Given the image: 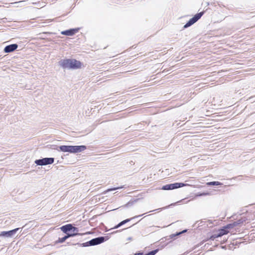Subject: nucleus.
Masks as SVG:
<instances>
[{
	"instance_id": "1",
	"label": "nucleus",
	"mask_w": 255,
	"mask_h": 255,
	"mask_svg": "<svg viewBox=\"0 0 255 255\" xmlns=\"http://www.w3.org/2000/svg\"><path fill=\"white\" fill-rule=\"evenodd\" d=\"M59 64L64 68L79 69L82 67L81 62L74 59L62 60L59 62Z\"/></svg>"
},
{
	"instance_id": "2",
	"label": "nucleus",
	"mask_w": 255,
	"mask_h": 255,
	"mask_svg": "<svg viewBox=\"0 0 255 255\" xmlns=\"http://www.w3.org/2000/svg\"><path fill=\"white\" fill-rule=\"evenodd\" d=\"M237 225L236 222H234L232 224H228L227 226L224 227L223 228L218 230L216 233L214 234L210 239L214 240L215 239L223 236L229 233L230 230L233 229Z\"/></svg>"
},
{
	"instance_id": "3",
	"label": "nucleus",
	"mask_w": 255,
	"mask_h": 255,
	"mask_svg": "<svg viewBox=\"0 0 255 255\" xmlns=\"http://www.w3.org/2000/svg\"><path fill=\"white\" fill-rule=\"evenodd\" d=\"M61 151L63 152H69L71 153H77L84 150L86 147L85 145L72 146V145H61L59 147Z\"/></svg>"
},
{
	"instance_id": "4",
	"label": "nucleus",
	"mask_w": 255,
	"mask_h": 255,
	"mask_svg": "<svg viewBox=\"0 0 255 255\" xmlns=\"http://www.w3.org/2000/svg\"><path fill=\"white\" fill-rule=\"evenodd\" d=\"M204 12L202 11L196 14L192 18H191L184 26V28H187L188 27L192 25L196 21H197L203 15Z\"/></svg>"
},
{
	"instance_id": "5",
	"label": "nucleus",
	"mask_w": 255,
	"mask_h": 255,
	"mask_svg": "<svg viewBox=\"0 0 255 255\" xmlns=\"http://www.w3.org/2000/svg\"><path fill=\"white\" fill-rule=\"evenodd\" d=\"M186 185L183 183H175L173 184H167L163 186L162 187V190H173L175 189H177L180 187H182Z\"/></svg>"
},
{
	"instance_id": "6",
	"label": "nucleus",
	"mask_w": 255,
	"mask_h": 255,
	"mask_svg": "<svg viewBox=\"0 0 255 255\" xmlns=\"http://www.w3.org/2000/svg\"><path fill=\"white\" fill-rule=\"evenodd\" d=\"M53 158H44L41 159L36 160L35 163L39 165H45L52 164L54 162Z\"/></svg>"
},
{
	"instance_id": "7",
	"label": "nucleus",
	"mask_w": 255,
	"mask_h": 255,
	"mask_svg": "<svg viewBox=\"0 0 255 255\" xmlns=\"http://www.w3.org/2000/svg\"><path fill=\"white\" fill-rule=\"evenodd\" d=\"M79 28H72L68 30L62 31L61 34L66 36H73L79 31Z\"/></svg>"
},
{
	"instance_id": "8",
	"label": "nucleus",
	"mask_w": 255,
	"mask_h": 255,
	"mask_svg": "<svg viewBox=\"0 0 255 255\" xmlns=\"http://www.w3.org/2000/svg\"><path fill=\"white\" fill-rule=\"evenodd\" d=\"M61 229L65 233H67V232L72 230L73 231H78V229L76 227H73L71 224H68L63 226L61 228Z\"/></svg>"
},
{
	"instance_id": "9",
	"label": "nucleus",
	"mask_w": 255,
	"mask_h": 255,
	"mask_svg": "<svg viewBox=\"0 0 255 255\" xmlns=\"http://www.w3.org/2000/svg\"><path fill=\"white\" fill-rule=\"evenodd\" d=\"M18 45L16 44H12L5 47L4 51L5 53H9L14 51L17 49Z\"/></svg>"
},
{
	"instance_id": "10",
	"label": "nucleus",
	"mask_w": 255,
	"mask_h": 255,
	"mask_svg": "<svg viewBox=\"0 0 255 255\" xmlns=\"http://www.w3.org/2000/svg\"><path fill=\"white\" fill-rule=\"evenodd\" d=\"M18 228H16L9 231H3L1 232L0 234V236H7L11 237L13 235L14 233H15L17 230Z\"/></svg>"
},
{
	"instance_id": "11",
	"label": "nucleus",
	"mask_w": 255,
	"mask_h": 255,
	"mask_svg": "<svg viewBox=\"0 0 255 255\" xmlns=\"http://www.w3.org/2000/svg\"><path fill=\"white\" fill-rule=\"evenodd\" d=\"M104 241L103 237H100L94 239L90 241V245H96L103 243Z\"/></svg>"
},
{
	"instance_id": "12",
	"label": "nucleus",
	"mask_w": 255,
	"mask_h": 255,
	"mask_svg": "<svg viewBox=\"0 0 255 255\" xmlns=\"http://www.w3.org/2000/svg\"><path fill=\"white\" fill-rule=\"evenodd\" d=\"M78 234L77 233H73V234H68L67 235L64 236V237L63 238H59L58 239V243H63L65 241V240L66 239H67L68 238L70 237H73V236H76L77 235H78Z\"/></svg>"
},
{
	"instance_id": "13",
	"label": "nucleus",
	"mask_w": 255,
	"mask_h": 255,
	"mask_svg": "<svg viewBox=\"0 0 255 255\" xmlns=\"http://www.w3.org/2000/svg\"><path fill=\"white\" fill-rule=\"evenodd\" d=\"M132 219V218H130V219H127L126 220H125L123 221H122L121 222H120L119 224H118L117 225H116L115 227H114V229H117L118 228H119L120 227H121V226H122L123 225L129 222Z\"/></svg>"
},
{
	"instance_id": "14",
	"label": "nucleus",
	"mask_w": 255,
	"mask_h": 255,
	"mask_svg": "<svg viewBox=\"0 0 255 255\" xmlns=\"http://www.w3.org/2000/svg\"><path fill=\"white\" fill-rule=\"evenodd\" d=\"M207 185H220L222 184V183L218 181H213V182H207L206 183Z\"/></svg>"
},
{
	"instance_id": "15",
	"label": "nucleus",
	"mask_w": 255,
	"mask_h": 255,
	"mask_svg": "<svg viewBox=\"0 0 255 255\" xmlns=\"http://www.w3.org/2000/svg\"><path fill=\"white\" fill-rule=\"evenodd\" d=\"M117 188H114V189H108V191H112V190H115V189H117Z\"/></svg>"
},
{
	"instance_id": "16",
	"label": "nucleus",
	"mask_w": 255,
	"mask_h": 255,
	"mask_svg": "<svg viewBox=\"0 0 255 255\" xmlns=\"http://www.w3.org/2000/svg\"><path fill=\"white\" fill-rule=\"evenodd\" d=\"M186 232V230H185V231H183V232H182V233H183V232ZM181 233H182V232H180V233H179L177 234V235H180V234H181Z\"/></svg>"
},
{
	"instance_id": "17",
	"label": "nucleus",
	"mask_w": 255,
	"mask_h": 255,
	"mask_svg": "<svg viewBox=\"0 0 255 255\" xmlns=\"http://www.w3.org/2000/svg\"><path fill=\"white\" fill-rule=\"evenodd\" d=\"M208 193H203L202 195H208Z\"/></svg>"
}]
</instances>
